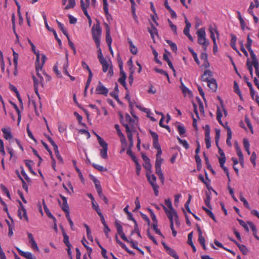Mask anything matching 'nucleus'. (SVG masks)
I'll return each mask as SVG.
<instances>
[{"label": "nucleus", "mask_w": 259, "mask_h": 259, "mask_svg": "<svg viewBox=\"0 0 259 259\" xmlns=\"http://www.w3.org/2000/svg\"><path fill=\"white\" fill-rule=\"evenodd\" d=\"M28 42L31 47L32 51L36 55L35 69L37 72V74L39 76V70L41 69L45 63L46 57L44 54L41 55V62L39 61L40 55L38 51H36L35 47L30 39H28Z\"/></svg>", "instance_id": "nucleus-1"}, {"label": "nucleus", "mask_w": 259, "mask_h": 259, "mask_svg": "<svg viewBox=\"0 0 259 259\" xmlns=\"http://www.w3.org/2000/svg\"><path fill=\"white\" fill-rule=\"evenodd\" d=\"M92 34L97 48H99L100 45V38L102 34V29L99 22L92 27Z\"/></svg>", "instance_id": "nucleus-2"}, {"label": "nucleus", "mask_w": 259, "mask_h": 259, "mask_svg": "<svg viewBox=\"0 0 259 259\" xmlns=\"http://www.w3.org/2000/svg\"><path fill=\"white\" fill-rule=\"evenodd\" d=\"M197 34L198 44L202 45L203 49L205 50L209 45V42L206 39L205 29L204 28L199 29L197 32Z\"/></svg>", "instance_id": "nucleus-3"}, {"label": "nucleus", "mask_w": 259, "mask_h": 259, "mask_svg": "<svg viewBox=\"0 0 259 259\" xmlns=\"http://www.w3.org/2000/svg\"><path fill=\"white\" fill-rule=\"evenodd\" d=\"M102 66V70L104 72L108 70L107 75L111 77L113 75L114 72L111 62H108L106 59L100 62Z\"/></svg>", "instance_id": "nucleus-4"}, {"label": "nucleus", "mask_w": 259, "mask_h": 259, "mask_svg": "<svg viewBox=\"0 0 259 259\" xmlns=\"http://www.w3.org/2000/svg\"><path fill=\"white\" fill-rule=\"evenodd\" d=\"M146 176L147 177L148 181H149V183L153 188V189L154 192V194L156 196H157L158 195V189L159 187L155 183L156 180V177L154 175H151L150 176L148 173H147Z\"/></svg>", "instance_id": "nucleus-5"}, {"label": "nucleus", "mask_w": 259, "mask_h": 259, "mask_svg": "<svg viewBox=\"0 0 259 259\" xmlns=\"http://www.w3.org/2000/svg\"><path fill=\"white\" fill-rule=\"evenodd\" d=\"M96 92L97 94L103 95L107 96L109 92V90L106 88L103 84L99 81L98 84L96 89Z\"/></svg>", "instance_id": "nucleus-6"}, {"label": "nucleus", "mask_w": 259, "mask_h": 259, "mask_svg": "<svg viewBox=\"0 0 259 259\" xmlns=\"http://www.w3.org/2000/svg\"><path fill=\"white\" fill-rule=\"evenodd\" d=\"M42 18H43L44 22H45V24L46 27L49 31L54 32V36H55V39L58 41V44L60 45H61L62 43H61V41L60 39L59 38L56 31L53 28H51L49 26L48 22H47V17L45 14H44L42 15Z\"/></svg>", "instance_id": "nucleus-7"}, {"label": "nucleus", "mask_w": 259, "mask_h": 259, "mask_svg": "<svg viewBox=\"0 0 259 259\" xmlns=\"http://www.w3.org/2000/svg\"><path fill=\"white\" fill-rule=\"evenodd\" d=\"M205 141L206 148L209 149L211 146V142L210 137V128L208 125H206L205 126Z\"/></svg>", "instance_id": "nucleus-8"}, {"label": "nucleus", "mask_w": 259, "mask_h": 259, "mask_svg": "<svg viewBox=\"0 0 259 259\" xmlns=\"http://www.w3.org/2000/svg\"><path fill=\"white\" fill-rule=\"evenodd\" d=\"M123 126L125 128V131L127 133V137L130 141V143H133V132H135L136 131V129H134L132 128H130V126L127 123H123Z\"/></svg>", "instance_id": "nucleus-9"}, {"label": "nucleus", "mask_w": 259, "mask_h": 259, "mask_svg": "<svg viewBox=\"0 0 259 259\" xmlns=\"http://www.w3.org/2000/svg\"><path fill=\"white\" fill-rule=\"evenodd\" d=\"M161 163H155V172L159 177L162 184L164 183V177L161 169Z\"/></svg>", "instance_id": "nucleus-10"}, {"label": "nucleus", "mask_w": 259, "mask_h": 259, "mask_svg": "<svg viewBox=\"0 0 259 259\" xmlns=\"http://www.w3.org/2000/svg\"><path fill=\"white\" fill-rule=\"evenodd\" d=\"M106 42L109 48V49L111 51V53H112V50L111 49V43H112V38L110 34V29L108 25H107V28H106Z\"/></svg>", "instance_id": "nucleus-11"}, {"label": "nucleus", "mask_w": 259, "mask_h": 259, "mask_svg": "<svg viewBox=\"0 0 259 259\" xmlns=\"http://www.w3.org/2000/svg\"><path fill=\"white\" fill-rule=\"evenodd\" d=\"M212 76V72L209 70H206L204 71L203 74L201 76V80L203 81L207 82L212 79L211 78Z\"/></svg>", "instance_id": "nucleus-12"}, {"label": "nucleus", "mask_w": 259, "mask_h": 259, "mask_svg": "<svg viewBox=\"0 0 259 259\" xmlns=\"http://www.w3.org/2000/svg\"><path fill=\"white\" fill-rule=\"evenodd\" d=\"M125 121L126 122V123H127L128 126H130V127L131 129L133 128L134 129H136L135 125H136V121L135 120L133 119L131 116L128 114H126L125 116Z\"/></svg>", "instance_id": "nucleus-13"}, {"label": "nucleus", "mask_w": 259, "mask_h": 259, "mask_svg": "<svg viewBox=\"0 0 259 259\" xmlns=\"http://www.w3.org/2000/svg\"><path fill=\"white\" fill-rule=\"evenodd\" d=\"M13 62L14 64V68L15 70L14 71V74L15 76H17L18 74L17 71V65H18V54L16 53L14 51H13Z\"/></svg>", "instance_id": "nucleus-14"}, {"label": "nucleus", "mask_w": 259, "mask_h": 259, "mask_svg": "<svg viewBox=\"0 0 259 259\" xmlns=\"http://www.w3.org/2000/svg\"><path fill=\"white\" fill-rule=\"evenodd\" d=\"M16 249L21 255L25 257L27 259H36L35 257H34L31 253L25 252L21 250L18 247H16Z\"/></svg>", "instance_id": "nucleus-15"}, {"label": "nucleus", "mask_w": 259, "mask_h": 259, "mask_svg": "<svg viewBox=\"0 0 259 259\" xmlns=\"http://www.w3.org/2000/svg\"><path fill=\"white\" fill-rule=\"evenodd\" d=\"M237 40V37L236 36L234 35H231V39L230 41V45L231 47L240 56L241 55V53L239 52V51L237 50L236 47V42Z\"/></svg>", "instance_id": "nucleus-16"}, {"label": "nucleus", "mask_w": 259, "mask_h": 259, "mask_svg": "<svg viewBox=\"0 0 259 259\" xmlns=\"http://www.w3.org/2000/svg\"><path fill=\"white\" fill-rule=\"evenodd\" d=\"M207 85L212 92H215L217 89V84L216 80L212 78L210 80L207 81Z\"/></svg>", "instance_id": "nucleus-17"}, {"label": "nucleus", "mask_w": 259, "mask_h": 259, "mask_svg": "<svg viewBox=\"0 0 259 259\" xmlns=\"http://www.w3.org/2000/svg\"><path fill=\"white\" fill-rule=\"evenodd\" d=\"M2 131L4 134V137L6 140H11L12 139L13 137L10 131V128L7 129L5 128H3L2 129Z\"/></svg>", "instance_id": "nucleus-18"}, {"label": "nucleus", "mask_w": 259, "mask_h": 259, "mask_svg": "<svg viewBox=\"0 0 259 259\" xmlns=\"http://www.w3.org/2000/svg\"><path fill=\"white\" fill-rule=\"evenodd\" d=\"M226 126H225L227 130V138L226 143L228 146H231V140L232 138V131L229 126L227 125V123H226Z\"/></svg>", "instance_id": "nucleus-19"}, {"label": "nucleus", "mask_w": 259, "mask_h": 259, "mask_svg": "<svg viewBox=\"0 0 259 259\" xmlns=\"http://www.w3.org/2000/svg\"><path fill=\"white\" fill-rule=\"evenodd\" d=\"M95 135L96 136L99 144L102 147V148H108V144L106 143V142L95 133Z\"/></svg>", "instance_id": "nucleus-20"}, {"label": "nucleus", "mask_w": 259, "mask_h": 259, "mask_svg": "<svg viewBox=\"0 0 259 259\" xmlns=\"http://www.w3.org/2000/svg\"><path fill=\"white\" fill-rule=\"evenodd\" d=\"M93 166L100 171H106L108 170L106 166L101 165L100 163H93Z\"/></svg>", "instance_id": "nucleus-21"}, {"label": "nucleus", "mask_w": 259, "mask_h": 259, "mask_svg": "<svg viewBox=\"0 0 259 259\" xmlns=\"http://www.w3.org/2000/svg\"><path fill=\"white\" fill-rule=\"evenodd\" d=\"M114 127L116 130L118 136L121 138V142L125 143V137L124 135L122 133L121 131H120L119 125L116 124L114 125Z\"/></svg>", "instance_id": "nucleus-22"}, {"label": "nucleus", "mask_w": 259, "mask_h": 259, "mask_svg": "<svg viewBox=\"0 0 259 259\" xmlns=\"http://www.w3.org/2000/svg\"><path fill=\"white\" fill-rule=\"evenodd\" d=\"M128 42L130 45V49L131 53L134 55H136L138 53L137 47L134 45L131 39H128Z\"/></svg>", "instance_id": "nucleus-23"}, {"label": "nucleus", "mask_w": 259, "mask_h": 259, "mask_svg": "<svg viewBox=\"0 0 259 259\" xmlns=\"http://www.w3.org/2000/svg\"><path fill=\"white\" fill-rule=\"evenodd\" d=\"M40 71H42V69L40 70L39 69V72ZM36 72L37 73V72L36 71ZM39 76L37 74V76L39 78V79L40 80H39L38 79H37L36 78V77L33 76V82H34V87H38V84L42 80L43 78H42V76L41 75L40 73L39 72Z\"/></svg>", "instance_id": "nucleus-24"}, {"label": "nucleus", "mask_w": 259, "mask_h": 259, "mask_svg": "<svg viewBox=\"0 0 259 259\" xmlns=\"http://www.w3.org/2000/svg\"><path fill=\"white\" fill-rule=\"evenodd\" d=\"M163 59L165 61L170 69L172 70L174 72H175V69L172 65V64L170 60L168 58V56L166 54H164L163 55Z\"/></svg>", "instance_id": "nucleus-25"}, {"label": "nucleus", "mask_w": 259, "mask_h": 259, "mask_svg": "<svg viewBox=\"0 0 259 259\" xmlns=\"http://www.w3.org/2000/svg\"><path fill=\"white\" fill-rule=\"evenodd\" d=\"M248 51L250 53V57L252 60H251L252 65H253L254 64L258 63V60L256 58L255 54L254 53L253 51L252 50H249Z\"/></svg>", "instance_id": "nucleus-26"}, {"label": "nucleus", "mask_w": 259, "mask_h": 259, "mask_svg": "<svg viewBox=\"0 0 259 259\" xmlns=\"http://www.w3.org/2000/svg\"><path fill=\"white\" fill-rule=\"evenodd\" d=\"M186 26L183 30L184 34L187 35L190 34L189 31L191 27V23L188 21L187 19H185Z\"/></svg>", "instance_id": "nucleus-27"}, {"label": "nucleus", "mask_w": 259, "mask_h": 259, "mask_svg": "<svg viewBox=\"0 0 259 259\" xmlns=\"http://www.w3.org/2000/svg\"><path fill=\"white\" fill-rule=\"evenodd\" d=\"M126 78V74H123V75L121 76V77L118 79V81L123 85V87L126 91H127V88L125 82Z\"/></svg>", "instance_id": "nucleus-28"}, {"label": "nucleus", "mask_w": 259, "mask_h": 259, "mask_svg": "<svg viewBox=\"0 0 259 259\" xmlns=\"http://www.w3.org/2000/svg\"><path fill=\"white\" fill-rule=\"evenodd\" d=\"M247 223L249 225L250 228L253 232V236L256 239H259L258 236L256 235V229L255 226L251 222L248 221Z\"/></svg>", "instance_id": "nucleus-29"}, {"label": "nucleus", "mask_w": 259, "mask_h": 259, "mask_svg": "<svg viewBox=\"0 0 259 259\" xmlns=\"http://www.w3.org/2000/svg\"><path fill=\"white\" fill-rule=\"evenodd\" d=\"M222 117V112L219 107H218L217 110V119L222 125L225 126L222 121L221 118Z\"/></svg>", "instance_id": "nucleus-30"}, {"label": "nucleus", "mask_w": 259, "mask_h": 259, "mask_svg": "<svg viewBox=\"0 0 259 259\" xmlns=\"http://www.w3.org/2000/svg\"><path fill=\"white\" fill-rule=\"evenodd\" d=\"M148 32L150 34L152 38L154 37V34H157V30L152 24H151V28H149Z\"/></svg>", "instance_id": "nucleus-31"}, {"label": "nucleus", "mask_w": 259, "mask_h": 259, "mask_svg": "<svg viewBox=\"0 0 259 259\" xmlns=\"http://www.w3.org/2000/svg\"><path fill=\"white\" fill-rule=\"evenodd\" d=\"M252 44V40L250 37V34H248L247 36V42L245 45V47L248 51L252 50L251 45Z\"/></svg>", "instance_id": "nucleus-32"}, {"label": "nucleus", "mask_w": 259, "mask_h": 259, "mask_svg": "<svg viewBox=\"0 0 259 259\" xmlns=\"http://www.w3.org/2000/svg\"><path fill=\"white\" fill-rule=\"evenodd\" d=\"M252 44V40L250 37V34H248L247 36V42L245 45V47L248 51L252 50L251 45Z\"/></svg>", "instance_id": "nucleus-33"}, {"label": "nucleus", "mask_w": 259, "mask_h": 259, "mask_svg": "<svg viewBox=\"0 0 259 259\" xmlns=\"http://www.w3.org/2000/svg\"><path fill=\"white\" fill-rule=\"evenodd\" d=\"M177 139L179 141L180 144L183 145V146L186 149H188L189 148V145L187 142V141L185 140H182L179 137L177 138Z\"/></svg>", "instance_id": "nucleus-34"}, {"label": "nucleus", "mask_w": 259, "mask_h": 259, "mask_svg": "<svg viewBox=\"0 0 259 259\" xmlns=\"http://www.w3.org/2000/svg\"><path fill=\"white\" fill-rule=\"evenodd\" d=\"M219 153L220 155V157L219 158V162H225L226 161V157L225 156V154L221 148L219 149Z\"/></svg>", "instance_id": "nucleus-35"}, {"label": "nucleus", "mask_w": 259, "mask_h": 259, "mask_svg": "<svg viewBox=\"0 0 259 259\" xmlns=\"http://www.w3.org/2000/svg\"><path fill=\"white\" fill-rule=\"evenodd\" d=\"M157 226H158V222H156V223H153V224H152L153 229L155 231L156 233H157L159 235L161 236V237H164L163 235L160 232V230L157 228Z\"/></svg>", "instance_id": "nucleus-36"}, {"label": "nucleus", "mask_w": 259, "mask_h": 259, "mask_svg": "<svg viewBox=\"0 0 259 259\" xmlns=\"http://www.w3.org/2000/svg\"><path fill=\"white\" fill-rule=\"evenodd\" d=\"M235 147L236 149L237 154L239 157L240 161H241V160H243V156L241 151V149L239 148L237 143H235Z\"/></svg>", "instance_id": "nucleus-37"}, {"label": "nucleus", "mask_w": 259, "mask_h": 259, "mask_svg": "<svg viewBox=\"0 0 259 259\" xmlns=\"http://www.w3.org/2000/svg\"><path fill=\"white\" fill-rule=\"evenodd\" d=\"M202 209L206 212V213L215 222H216L217 221L215 220V218L213 214V213L208 209L206 208L205 207L203 206Z\"/></svg>", "instance_id": "nucleus-38"}, {"label": "nucleus", "mask_w": 259, "mask_h": 259, "mask_svg": "<svg viewBox=\"0 0 259 259\" xmlns=\"http://www.w3.org/2000/svg\"><path fill=\"white\" fill-rule=\"evenodd\" d=\"M84 240L86 241V239H85L84 237L83 238V239H82L81 243H82V245L84 246V247L88 250V255L91 258V253L92 252V248H91L89 246H87L85 243H84Z\"/></svg>", "instance_id": "nucleus-39"}, {"label": "nucleus", "mask_w": 259, "mask_h": 259, "mask_svg": "<svg viewBox=\"0 0 259 259\" xmlns=\"http://www.w3.org/2000/svg\"><path fill=\"white\" fill-rule=\"evenodd\" d=\"M75 5V0H68V4L65 6V9L68 10L74 7Z\"/></svg>", "instance_id": "nucleus-40"}, {"label": "nucleus", "mask_w": 259, "mask_h": 259, "mask_svg": "<svg viewBox=\"0 0 259 259\" xmlns=\"http://www.w3.org/2000/svg\"><path fill=\"white\" fill-rule=\"evenodd\" d=\"M166 41L167 44H168L170 47L171 50L175 52H176L177 51V47L176 44L170 40H167Z\"/></svg>", "instance_id": "nucleus-41"}, {"label": "nucleus", "mask_w": 259, "mask_h": 259, "mask_svg": "<svg viewBox=\"0 0 259 259\" xmlns=\"http://www.w3.org/2000/svg\"><path fill=\"white\" fill-rule=\"evenodd\" d=\"M234 92L239 95L240 98H241V92L240 91L239 86L236 81H234Z\"/></svg>", "instance_id": "nucleus-42"}, {"label": "nucleus", "mask_w": 259, "mask_h": 259, "mask_svg": "<svg viewBox=\"0 0 259 259\" xmlns=\"http://www.w3.org/2000/svg\"><path fill=\"white\" fill-rule=\"evenodd\" d=\"M240 164L241 167V170H244L246 168V166L244 165V163H234L233 168L234 170L236 173H238V167H237V165Z\"/></svg>", "instance_id": "nucleus-43"}, {"label": "nucleus", "mask_w": 259, "mask_h": 259, "mask_svg": "<svg viewBox=\"0 0 259 259\" xmlns=\"http://www.w3.org/2000/svg\"><path fill=\"white\" fill-rule=\"evenodd\" d=\"M107 149L108 148H103L100 150V155L104 159L107 158Z\"/></svg>", "instance_id": "nucleus-44"}, {"label": "nucleus", "mask_w": 259, "mask_h": 259, "mask_svg": "<svg viewBox=\"0 0 259 259\" xmlns=\"http://www.w3.org/2000/svg\"><path fill=\"white\" fill-rule=\"evenodd\" d=\"M137 107L139 109H140L142 111H143L147 113V117H149L151 120L153 121H156V119L152 116H149V113H150V111L149 110H148L147 109H146V108H143V109H142L141 108L140 106L137 105Z\"/></svg>", "instance_id": "nucleus-45"}, {"label": "nucleus", "mask_w": 259, "mask_h": 259, "mask_svg": "<svg viewBox=\"0 0 259 259\" xmlns=\"http://www.w3.org/2000/svg\"><path fill=\"white\" fill-rule=\"evenodd\" d=\"M155 71L157 72V73H159L160 74H163L164 75H165V76H166L168 80L169 81V75L168 74V73L165 71L164 70L161 69H159V68H155Z\"/></svg>", "instance_id": "nucleus-46"}, {"label": "nucleus", "mask_w": 259, "mask_h": 259, "mask_svg": "<svg viewBox=\"0 0 259 259\" xmlns=\"http://www.w3.org/2000/svg\"><path fill=\"white\" fill-rule=\"evenodd\" d=\"M115 226L117 229V231L118 234L123 233L121 225L119 224V223L117 221L115 222Z\"/></svg>", "instance_id": "nucleus-47"}, {"label": "nucleus", "mask_w": 259, "mask_h": 259, "mask_svg": "<svg viewBox=\"0 0 259 259\" xmlns=\"http://www.w3.org/2000/svg\"><path fill=\"white\" fill-rule=\"evenodd\" d=\"M98 50V58L99 59V60L100 62L102 61H103L104 60H105L106 59H105L103 56V54L102 53V51H101V49L100 48V45L99 46V48H97Z\"/></svg>", "instance_id": "nucleus-48"}, {"label": "nucleus", "mask_w": 259, "mask_h": 259, "mask_svg": "<svg viewBox=\"0 0 259 259\" xmlns=\"http://www.w3.org/2000/svg\"><path fill=\"white\" fill-rule=\"evenodd\" d=\"M63 236V242L67 246H71V244L69 241V237L66 233H64Z\"/></svg>", "instance_id": "nucleus-49"}, {"label": "nucleus", "mask_w": 259, "mask_h": 259, "mask_svg": "<svg viewBox=\"0 0 259 259\" xmlns=\"http://www.w3.org/2000/svg\"><path fill=\"white\" fill-rule=\"evenodd\" d=\"M165 203L167 205L168 208L170 209V210H171L172 212H173L174 211H176V210L175 209H174L172 206L171 203L170 199H165Z\"/></svg>", "instance_id": "nucleus-50"}, {"label": "nucleus", "mask_w": 259, "mask_h": 259, "mask_svg": "<svg viewBox=\"0 0 259 259\" xmlns=\"http://www.w3.org/2000/svg\"><path fill=\"white\" fill-rule=\"evenodd\" d=\"M177 130L179 134L181 136L186 133V130L184 126L182 125H179L177 126Z\"/></svg>", "instance_id": "nucleus-51"}, {"label": "nucleus", "mask_w": 259, "mask_h": 259, "mask_svg": "<svg viewBox=\"0 0 259 259\" xmlns=\"http://www.w3.org/2000/svg\"><path fill=\"white\" fill-rule=\"evenodd\" d=\"M245 122L247 124L248 127L249 128L250 132L252 134H253V127L250 122L249 119L246 117L245 118Z\"/></svg>", "instance_id": "nucleus-52"}, {"label": "nucleus", "mask_w": 259, "mask_h": 259, "mask_svg": "<svg viewBox=\"0 0 259 259\" xmlns=\"http://www.w3.org/2000/svg\"><path fill=\"white\" fill-rule=\"evenodd\" d=\"M246 65H247V68L249 71L251 76L252 77L253 76V68H252V66H253V65H252V63L249 61L248 60L247 61Z\"/></svg>", "instance_id": "nucleus-53"}, {"label": "nucleus", "mask_w": 259, "mask_h": 259, "mask_svg": "<svg viewBox=\"0 0 259 259\" xmlns=\"http://www.w3.org/2000/svg\"><path fill=\"white\" fill-rule=\"evenodd\" d=\"M198 241L200 244L202 246V247L204 250H206L207 248L205 244V238L203 236H201V237L198 238Z\"/></svg>", "instance_id": "nucleus-54"}, {"label": "nucleus", "mask_w": 259, "mask_h": 259, "mask_svg": "<svg viewBox=\"0 0 259 259\" xmlns=\"http://www.w3.org/2000/svg\"><path fill=\"white\" fill-rule=\"evenodd\" d=\"M237 220L238 221L240 225H241L244 228L246 232H249V228L243 221L240 220L239 219H237Z\"/></svg>", "instance_id": "nucleus-55"}, {"label": "nucleus", "mask_w": 259, "mask_h": 259, "mask_svg": "<svg viewBox=\"0 0 259 259\" xmlns=\"http://www.w3.org/2000/svg\"><path fill=\"white\" fill-rule=\"evenodd\" d=\"M240 200L243 203L244 206L248 209H250V207L249 206V205L248 203L247 202V200L243 197V196L240 195Z\"/></svg>", "instance_id": "nucleus-56"}, {"label": "nucleus", "mask_w": 259, "mask_h": 259, "mask_svg": "<svg viewBox=\"0 0 259 259\" xmlns=\"http://www.w3.org/2000/svg\"><path fill=\"white\" fill-rule=\"evenodd\" d=\"M168 22L171 30L174 32V33L175 34H177V26L173 24L172 22L169 19H168Z\"/></svg>", "instance_id": "nucleus-57"}, {"label": "nucleus", "mask_w": 259, "mask_h": 259, "mask_svg": "<svg viewBox=\"0 0 259 259\" xmlns=\"http://www.w3.org/2000/svg\"><path fill=\"white\" fill-rule=\"evenodd\" d=\"M103 10L104 12L109 15L107 0H103Z\"/></svg>", "instance_id": "nucleus-58"}, {"label": "nucleus", "mask_w": 259, "mask_h": 259, "mask_svg": "<svg viewBox=\"0 0 259 259\" xmlns=\"http://www.w3.org/2000/svg\"><path fill=\"white\" fill-rule=\"evenodd\" d=\"M66 129V126L63 123H59L58 125V130L60 133H63Z\"/></svg>", "instance_id": "nucleus-59"}, {"label": "nucleus", "mask_w": 259, "mask_h": 259, "mask_svg": "<svg viewBox=\"0 0 259 259\" xmlns=\"http://www.w3.org/2000/svg\"><path fill=\"white\" fill-rule=\"evenodd\" d=\"M85 3H84L83 0L80 1V5H81V8L82 9H85V8H88V7L89 6L90 0H89V2H87V0H85Z\"/></svg>", "instance_id": "nucleus-60"}, {"label": "nucleus", "mask_w": 259, "mask_h": 259, "mask_svg": "<svg viewBox=\"0 0 259 259\" xmlns=\"http://www.w3.org/2000/svg\"><path fill=\"white\" fill-rule=\"evenodd\" d=\"M79 133L84 134L87 137V139H89L91 137L90 133L84 129H80L78 131Z\"/></svg>", "instance_id": "nucleus-61"}, {"label": "nucleus", "mask_w": 259, "mask_h": 259, "mask_svg": "<svg viewBox=\"0 0 259 259\" xmlns=\"http://www.w3.org/2000/svg\"><path fill=\"white\" fill-rule=\"evenodd\" d=\"M27 133L28 134V137L32 140H33L34 142H36V140L34 138V137L33 136L32 133L30 131L29 128V125L28 124L26 128Z\"/></svg>", "instance_id": "nucleus-62"}, {"label": "nucleus", "mask_w": 259, "mask_h": 259, "mask_svg": "<svg viewBox=\"0 0 259 259\" xmlns=\"http://www.w3.org/2000/svg\"><path fill=\"white\" fill-rule=\"evenodd\" d=\"M243 146L245 150H248L249 149L250 144L248 140L246 139H243Z\"/></svg>", "instance_id": "nucleus-63"}, {"label": "nucleus", "mask_w": 259, "mask_h": 259, "mask_svg": "<svg viewBox=\"0 0 259 259\" xmlns=\"http://www.w3.org/2000/svg\"><path fill=\"white\" fill-rule=\"evenodd\" d=\"M239 248L244 255L247 253L248 249L244 245H241Z\"/></svg>", "instance_id": "nucleus-64"}]
</instances>
